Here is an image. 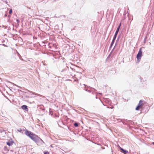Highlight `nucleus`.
Instances as JSON below:
<instances>
[{
  "mask_svg": "<svg viewBox=\"0 0 154 154\" xmlns=\"http://www.w3.org/2000/svg\"><path fill=\"white\" fill-rule=\"evenodd\" d=\"M30 139L36 143H39L40 142H41V143L42 144H43V143H45L40 138L35 134H33Z\"/></svg>",
  "mask_w": 154,
  "mask_h": 154,
  "instance_id": "obj_1",
  "label": "nucleus"
},
{
  "mask_svg": "<svg viewBox=\"0 0 154 154\" xmlns=\"http://www.w3.org/2000/svg\"><path fill=\"white\" fill-rule=\"evenodd\" d=\"M142 55V48H140L139 49V51L136 56V57L138 62H139L140 61Z\"/></svg>",
  "mask_w": 154,
  "mask_h": 154,
  "instance_id": "obj_2",
  "label": "nucleus"
},
{
  "mask_svg": "<svg viewBox=\"0 0 154 154\" xmlns=\"http://www.w3.org/2000/svg\"><path fill=\"white\" fill-rule=\"evenodd\" d=\"M143 100H140L138 104L135 108V110H139L140 109L142 108L143 105Z\"/></svg>",
  "mask_w": 154,
  "mask_h": 154,
  "instance_id": "obj_3",
  "label": "nucleus"
},
{
  "mask_svg": "<svg viewBox=\"0 0 154 154\" xmlns=\"http://www.w3.org/2000/svg\"><path fill=\"white\" fill-rule=\"evenodd\" d=\"M38 112H40L39 115L43 116L45 113V109L43 106H42L39 107L38 109Z\"/></svg>",
  "mask_w": 154,
  "mask_h": 154,
  "instance_id": "obj_4",
  "label": "nucleus"
},
{
  "mask_svg": "<svg viewBox=\"0 0 154 154\" xmlns=\"http://www.w3.org/2000/svg\"><path fill=\"white\" fill-rule=\"evenodd\" d=\"M25 134L29 137L30 138L32 137V135L34 133L31 132L30 131H29L28 130L26 129L25 130Z\"/></svg>",
  "mask_w": 154,
  "mask_h": 154,
  "instance_id": "obj_5",
  "label": "nucleus"
},
{
  "mask_svg": "<svg viewBox=\"0 0 154 154\" xmlns=\"http://www.w3.org/2000/svg\"><path fill=\"white\" fill-rule=\"evenodd\" d=\"M84 85L85 86V87L84 90L85 91H87L88 92H89V93H91V91L90 90H88V88H90L91 89H94V91H97L95 89H94V88H92L90 86H88L86 85L85 84H84Z\"/></svg>",
  "mask_w": 154,
  "mask_h": 154,
  "instance_id": "obj_6",
  "label": "nucleus"
},
{
  "mask_svg": "<svg viewBox=\"0 0 154 154\" xmlns=\"http://www.w3.org/2000/svg\"><path fill=\"white\" fill-rule=\"evenodd\" d=\"M18 91H20L22 92H23L24 93V94H28L29 93H32V94H34V95L36 94L35 93L33 92L32 91H31L27 89L25 90L24 91H22L21 90H18Z\"/></svg>",
  "mask_w": 154,
  "mask_h": 154,
  "instance_id": "obj_7",
  "label": "nucleus"
},
{
  "mask_svg": "<svg viewBox=\"0 0 154 154\" xmlns=\"http://www.w3.org/2000/svg\"><path fill=\"white\" fill-rule=\"evenodd\" d=\"M119 147L121 150V152H122L124 154H126L127 153H128V150L124 149L120 147L119 146Z\"/></svg>",
  "mask_w": 154,
  "mask_h": 154,
  "instance_id": "obj_8",
  "label": "nucleus"
},
{
  "mask_svg": "<svg viewBox=\"0 0 154 154\" xmlns=\"http://www.w3.org/2000/svg\"><path fill=\"white\" fill-rule=\"evenodd\" d=\"M23 94L24 95V98H30L33 97L30 94L29 95H28L26 94Z\"/></svg>",
  "mask_w": 154,
  "mask_h": 154,
  "instance_id": "obj_9",
  "label": "nucleus"
},
{
  "mask_svg": "<svg viewBox=\"0 0 154 154\" xmlns=\"http://www.w3.org/2000/svg\"><path fill=\"white\" fill-rule=\"evenodd\" d=\"M14 143L13 141L8 140L6 142L7 144L9 146H11Z\"/></svg>",
  "mask_w": 154,
  "mask_h": 154,
  "instance_id": "obj_10",
  "label": "nucleus"
},
{
  "mask_svg": "<svg viewBox=\"0 0 154 154\" xmlns=\"http://www.w3.org/2000/svg\"><path fill=\"white\" fill-rule=\"evenodd\" d=\"M21 108L25 111H27L28 110V106L26 105H22L21 106Z\"/></svg>",
  "mask_w": 154,
  "mask_h": 154,
  "instance_id": "obj_11",
  "label": "nucleus"
},
{
  "mask_svg": "<svg viewBox=\"0 0 154 154\" xmlns=\"http://www.w3.org/2000/svg\"><path fill=\"white\" fill-rule=\"evenodd\" d=\"M119 29H117L116 32L114 34V35L113 37V39H116L117 36V35H118V34L119 32Z\"/></svg>",
  "mask_w": 154,
  "mask_h": 154,
  "instance_id": "obj_12",
  "label": "nucleus"
},
{
  "mask_svg": "<svg viewBox=\"0 0 154 154\" xmlns=\"http://www.w3.org/2000/svg\"><path fill=\"white\" fill-rule=\"evenodd\" d=\"M115 40L116 39H113V38L112 39V42H111V44H110L109 48V50H110L111 49V48H112L113 45L114 44V43L115 42Z\"/></svg>",
  "mask_w": 154,
  "mask_h": 154,
  "instance_id": "obj_13",
  "label": "nucleus"
},
{
  "mask_svg": "<svg viewBox=\"0 0 154 154\" xmlns=\"http://www.w3.org/2000/svg\"><path fill=\"white\" fill-rule=\"evenodd\" d=\"M119 39V36H118V37H117V39L116 41V43H115V46H114V48H113L112 49V50H113V51L115 47L116 46V45H117V42H118Z\"/></svg>",
  "mask_w": 154,
  "mask_h": 154,
  "instance_id": "obj_14",
  "label": "nucleus"
},
{
  "mask_svg": "<svg viewBox=\"0 0 154 154\" xmlns=\"http://www.w3.org/2000/svg\"><path fill=\"white\" fill-rule=\"evenodd\" d=\"M68 69H69L68 67V66H66L64 69H62V70H61V72H64L67 70Z\"/></svg>",
  "mask_w": 154,
  "mask_h": 154,
  "instance_id": "obj_15",
  "label": "nucleus"
},
{
  "mask_svg": "<svg viewBox=\"0 0 154 154\" xmlns=\"http://www.w3.org/2000/svg\"><path fill=\"white\" fill-rule=\"evenodd\" d=\"M103 105H104V106H107L106 107L107 108L112 109L113 108H114V106L113 105L111 106H107L106 105H105L104 103H103Z\"/></svg>",
  "mask_w": 154,
  "mask_h": 154,
  "instance_id": "obj_16",
  "label": "nucleus"
},
{
  "mask_svg": "<svg viewBox=\"0 0 154 154\" xmlns=\"http://www.w3.org/2000/svg\"><path fill=\"white\" fill-rule=\"evenodd\" d=\"M5 42V41L3 40L1 44H0V45H2L4 46L5 47H8V46L6 45H5V44H3V43Z\"/></svg>",
  "mask_w": 154,
  "mask_h": 154,
  "instance_id": "obj_17",
  "label": "nucleus"
},
{
  "mask_svg": "<svg viewBox=\"0 0 154 154\" xmlns=\"http://www.w3.org/2000/svg\"><path fill=\"white\" fill-rule=\"evenodd\" d=\"M79 123L78 122H75L74 123V126L75 127H78L79 126Z\"/></svg>",
  "mask_w": 154,
  "mask_h": 154,
  "instance_id": "obj_18",
  "label": "nucleus"
},
{
  "mask_svg": "<svg viewBox=\"0 0 154 154\" xmlns=\"http://www.w3.org/2000/svg\"><path fill=\"white\" fill-rule=\"evenodd\" d=\"M4 151H6V152L8 151L9 149H8L7 146H5L4 148Z\"/></svg>",
  "mask_w": 154,
  "mask_h": 154,
  "instance_id": "obj_19",
  "label": "nucleus"
},
{
  "mask_svg": "<svg viewBox=\"0 0 154 154\" xmlns=\"http://www.w3.org/2000/svg\"><path fill=\"white\" fill-rule=\"evenodd\" d=\"M121 24H122V23L121 22L119 24V26H118V27L117 28V29H119V30L120 29V28L121 27Z\"/></svg>",
  "mask_w": 154,
  "mask_h": 154,
  "instance_id": "obj_20",
  "label": "nucleus"
},
{
  "mask_svg": "<svg viewBox=\"0 0 154 154\" xmlns=\"http://www.w3.org/2000/svg\"><path fill=\"white\" fill-rule=\"evenodd\" d=\"M113 52V50H112L111 51V52H110V54H109V56H108V57H107V59H108L109 58L110 56L111 55V54Z\"/></svg>",
  "mask_w": 154,
  "mask_h": 154,
  "instance_id": "obj_21",
  "label": "nucleus"
},
{
  "mask_svg": "<svg viewBox=\"0 0 154 154\" xmlns=\"http://www.w3.org/2000/svg\"><path fill=\"white\" fill-rule=\"evenodd\" d=\"M147 38V36H145L143 42L144 43H145L146 42V40Z\"/></svg>",
  "mask_w": 154,
  "mask_h": 154,
  "instance_id": "obj_22",
  "label": "nucleus"
},
{
  "mask_svg": "<svg viewBox=\"0 0 154 154\" xmlns=\"http://www.w3.org/2000/svg\"><path fill=\"white\" fill-rule=\"evenodd\" d=\"M12 13V9H11L9 12V14H11Z\"/></svg>",
  "mask_w": 154,
  "mask_h": 154,
  "instance_id": "obj_23",
  "label": "nucleus"
},
{
  "mask_svg": "<svg viewBox=\"0 0 154 154\" xmlns=\"http://www.w3.org/2000/svg\"><path fill=\"white\" fill-rule=\"evenodd\" d=\"M107 100L108 101V104H109L110 105L111 104V101H110V100H109V99H107Z\"/></svg>",
  "mask_w": 154,
  "mask_h": 154,
  "instance_id": "obj_24",
  "label": "nucleus"
},
{
  "mask_svg": "<svg viewBox=\"0 0 154 154\" xmlns=\"http://www.w3.org/2000/svg\"><path fill=\"white\" fill-rule=\"evenodd\" d=\"M16 21L17 22V24L18 25H19V23H20V20L19 19H16Z\"/></svg>",
  "mask_w": 154,
  "mask_h": 154,
  "instance_id": "obj_25",
  "label": "nucleus"
},
{
  "mask_svg": "<svg viewBox=\"0 0 154 154\" xmlns=\"http://www.w3.org/2000/svg\"><path fill=\"white\" fill-rule=\"evenodd\" d=\"M10 17H11V16L10 15H8V22H10Z\"/></svg>",
  "mask_w": 154,
  "mask_h": 154,
  "instance_id": "obj_26",
  "label": "nucleus"
},
{
  "mask_svg": "<svg viewBox=\"0 0 154 154\" xmlns=\"http://www.w3.org/2000/svg\"><path fill=\"white\" fill-rule=\"evenodd\" d=\"M23 131L22 129L21 128H19V129L17 130V131L19 132H21L22 131Z\"/></svg>",
  "mask_w": 154,
  "mask_h": 154,
  "instance_id": "obj_27",
  "label": "nucleus"
},
{
  "mask_svg": "<svg viewBox=\"0 0 154 154\" xmlns=\"http://www.w3.org/2000/svg\"><path fill=\"white\" fill-rule=\"evenodd\" d=\"M44 154H49V153L48 152L45 151L44 152Z\"/></svg>",
  "mask_w": 154,
  "mask_h": 154,
  "instance_id": "obj_28",
  "label": "nucleus"
},
{
  "mask_svg": "<svg viewBox=\"0 0 154 154\" xmlns=\"http://www.w3.org/2000/svg\"><path fill=\"white\" fill-rule=\"evenodd\" d=\"M32 93H29L28 94H27L28 95H29L30 94L31 95V96H32Z\"/></svg>",
  "mask_w": 154,
  "mask_h": 154,
  "instance_id": "obj_29",
  "label": "nucleus"
},
{
  "mask_svg": "<svg viewBox=\"0 0 154 154\" xmlns=\"http://www.w3.org/2000/svg\"><path fill=\"white\" fill-rule=\"evenodd\" d=\"M2 27L3 28H4L5 29H6L7 28V26H5L3 25L2 26Z\"/></svg>",
  "mask_w": 154,
  "mask_h": 154,
  "instance_id": "obj_30",
  "label": "nucleus"
},
{
  "mask_svg": "<svg viewBox=\"0 0 154 154\" xmlns=\"http://www.w3.org/2000/svg\"><path fill=\"white\" fill-rule=\"evenodd\" d=\"M8 100H10L8 98V97L6 96L5 95H3Z\"/></svg>",
  "mask_w": 154,
  "mask_h": 154,
  "instance_id": "obj_31",
  "label": "nucleus"
},
{
  "mask_svg": "<svg viewBox=\"0 0 154 154\" xmlns=\"http://www.w3.org/2000/svg\"><path fill=\"white\" fill-rule=\"evenodd\" d=\"M15 85L17 87L19 88H22V87H20V86H18L17 85Z\"/></svg>",
  "mask_w": 154,
  "mask_h": 154,
  "instance_id": "obj_32",
  "label": "nucleus"
},
{
  "mask_svg": "<svg viewBox=\"0 0 154 154\" xmlns=\"http://www.w3.org/2000/svg\"><path fill=\"white\" fill-rule=\"evenodd\" d=\"M7 13H6L5 14L4 17H7Z\"/></svg>",
  "mask_w": 154,
  "mask_h": 154,
  "instance_id": "obj_33",
  "label": "nucleus"
},
{
  "mask_svg": "<svg viewBox=\"0 0 154 154\" xmlns=\"http://www.w3.org/2000/svg\"><path fill=\"white\" fill-rule=\"evenodd\" d=\"M3 1L4 2H6V3H7V0H3Z\"/></svg>",
  "mask_w": 154,
  "mask_h": 154,
  "instance_id": "obj_34",
  "label": "nucleus"
},
{
  "mask_svg": "<svg viewBox=\"0 0 154 154\" xmlns=\"http://www.w3.org/2000/svg\"><path fill=\"white\" fill-rule=\"evenodd\" d=\"M50 43H49L48 44V46H49V48H51V47L49 45H50Z\"/></svg>",
  "mask_w": 154,
  "mask_h": 154,
  "instance_id": "obj_35",
  "label": "nucleus"
},
{
  "mask_svg": "<svg viewBox=\"0 0 154 154\" xmlns=\"http://www.w3.org/2000/svg\"><path fill=\"white\" fill-rule=\"evenodd\" d=\"M102 148L103 149H105V147H104L102 146Z\"/></svg>",
  "mask_w": 154,
  "mask_h": 154,
  "instance_id": "obj_36",
  "label": "nucleus"
},
{
  "mask_svg": "<svg viewBox=\"0 0 154 154\" xmlns=\"http://www.w3.org/2000/svg\"><path fill=\"white\" fill-rule=\"evenodd\" d=\"M123 99H124V101H125L126 100L125 99H124V98H123Z\"/></svg>",
  "mask_w": 154,
  "mask_h": 154,
  "instance_id": "obj_37",
  "label": "nucleus"
},
{
  "mask_svg": "<svg viewBox=\"0 0 154 154\" xmlns=\"http://www.w3.org/2000/svg\"><path fill=\"white\" fill-rule=\"evenodd\" d=\"M17 53L18 54V55L20 56L18 52L17 51Z\"/></svg>",
  "mask_w": 154,
  "mask_h": 154,
  "instance_id": "obj_38",
  "label": "nucleus"
},
{
  "mask_svg": "<svg viewBox=\"0 0 154 154\" xmlns=\"http://www.w3.org/2000/svg\"><path fill=\"white\" fill-rule=\"evenodd\" d=\"M130 122H131V124H132V123H133V122L132 121H130Z\"/></svg>",
  "mask_w": 154,
  "mask_h": 154,
  "instance_id": "obj_39",
  "label": "nucleus"
},
{
  "mask_svg": "<svg viewBox=\"0 0 154 154\" xmlns=\"http://www.w3.org/2000/svg\"><path fill=\"white\" fill-rule=\"evenodd\" d=\"M70 68H71V69H72V70H73V69H72V68H71V67H70Z\"/></svg>",
  "mask_w": 154,
  "mask_h": 154,
  "instance_id": "obj_40",
  "label": "nucleus"
},
{
  "mask_svg": "<svg viewBox=\"0 0 154 154\" xmlns=\"http://www.w3.org/2000/svg\"><path fill=\"white\" fill-rule=\"evenodd\" d=\"M96 98L97 99V97L96 95Z\"/></svg>",
  "mask_w": 154,
  "mask_h": 154,
  "instance_id": "obj_41",
  "label": "nucleus"
},
{
  "mask_svg": "<svg viewBox=\"0 0 154 154\" xmlns=\"http://www.w3.org/2000/svg\"><path fill=\"white\" fill-rule=\"evenodd\" d=\"M152 144L153 145H154V142H152Z\"/></svg>",
  "mask_w": 154,
  "mask_h": 154,
  "instance_id": "obj_42",
  "label": "nucleus"
},
{
  "mask_svg": "<svg viewBox=\"0 0 154 154\" xmlns=\"http://www.w3.org/2000/svg\"><path fill=\"white\" fill-rule=\"evenodd\" d=\"M11 29V28L10 27H9L8 28V30H9Z\"/></svg>",
  "mask_w": 154,
  "mask_h": 154,
  "instance_id": "obj_43",
  "label": "nucleus"
},
{
  "mask_svg": "<svg viewBox=\"0 0 154 154\" xmlns=\"http://www.w3.org/2000/svg\"><path fill=\"white\" fill-rule=\"evenodd\" d=\"M10 151H12V152H13V150H11H11H10Z\"/></svg>",
  "mask_w": 154,
  "mask_h": 154,
  "instance_id": "obj_44",
  "label": "nucleus"
},
{
  "mask_svg": "<svg viewBox=\"0 0 154 154\" xmlns=\"http://www.w3.org/2000/svg\"><path fill=\"white\" fill-rule=\"evenodd\" d=\"M48 88H50V87L49 86H48Z\"/></svg>",
  "mask_w": 154,
  "mask_h": 154,
  "instance_id": "obj_45",
  "label": "nucleus"
},
{
  "mask_svg": "<svg viewBox=\"0 0 154 154\" xmlns=\"http://www.w3.org/2000/svg\"><path fill=\"white\" fill-rule=\"evenodd\" d=\"M13 30H14V28H13Z\"/></svg>",
  "mask_w": 154,
  "mask_h": 154,
  "instance_id": "obj_46",
  "label": "nucleus"
},
{
  "mask_svg": "<svg viewBox=\"0 0 154 154\" xmlns=\"http://www.w3.org/2000/svg\"><path fill=\"white\" fill-rule=\"evenodd\" d=\"M68 128L69 130H70V129H69V127H68Z\"/></svg>",
  "mask_w": 154,
  "mask_h": 154,
  "instance_id": "obj_47",
  "label": "nucleus"
},
{
  "mask_svg": "<svg viewBox=\"0 0 154 154\" xmlns=\"http://www.w3.org/2000/svg\"><path fill=\"white\" fill-rule=\"evenodd\" d=\"M56 77H57V76H55V78H56Z\"/></svg>",
  "mask_w": 154,
  "mask_h": 154,
  "instance_id": "obj_48",
  "label": "nucleus"
},
{
  "mask_svg": "<svg viewBox=\"0 0 154 154\" xmlns=\"http://www.w3.org/2000/svg\"><path fill=\"white\" fill-rule=\"evenodd\" d=\"M112 152H113V151L112 150Z\"/></svg>",
  "mask_w": 154,
  "mask_h": 154,
  "instance_id": "obj_49",
  "label": "nucleus"
},
{
  "mask_svg": "<svg viewBox=\"0 0 154 154\" xmlns=\"http://www.w3.org/2000/svg\"><path fill=\"white\" fill-rule=\"evenodd\" d=\"M73 154H75L74 153H73Z\"/></svg>",
  "mask_w": 154,
  "mask_h": 154,
  "instance_id": "obj_50",
  "label": "nucleus"
}]
</instances>
